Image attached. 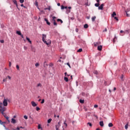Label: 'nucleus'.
I'll use <instances>...</instances> for the list:
<instances>
[{
    "mask_svg": "<svg viewBox=\"0 0 130 130\" xmlns=\"http://www.w3.org/2000/svg\"><path fill=\"white\" fill-rule=\"evenodd\" d=\"M51 120H52V119H49L48 120V123H50L51 122Z\"/></svg>",
    "mask_w": 130,
    "mask_h": 130,
    "instance_id": "nucleus-30",
    "label": "nucleus"
},
{
    "mask_svg": "<svg viewBox=\"0 0 130 130\" xmlns=\"http://www.w3.org/2000/svg\"><path fill=\"white\" fill-rule=\"evenodd\" d=\"M45 39H46V35L43 34V37H42V41H43L44 43H45L47 45H49V44H51V41L49 40L47 42L45 40Z\"/></svg>",
    "mask_w": 130,
    "mask_h": 130,
    "instance_id": "nucleus-1",
    "label": "nucleus"
},
{
    "mask_svg": "<svg viewBox=\"0 0 130 130\" xmlns=\"http://www.w3.org/2000/svg\"><path fill=\"white\" fill-rule=\"evenodd\" d=\"M16 33H17V34H18V35H20V36H21V35H22V33L20 31H17Z\"/></svg>",
    "mask_w": 130,
    "mask_h": 130,
    "instance_id": "nucleus-19",
    "label": "nucleus"
},
{
    "mask_svg": "<svg viewBox=\"0 0 130 130\" xmlns=\"http://www.w3.org/2000/svg\"><path fill=\"white\" fill-rule=\"evenodd\" d=\"M108 126L109 127H112V126H113V124H112V123H109L108 124Z\"/></svg>",
    "mask_w": 130,
    "mask_h": 130,
    "instance_id": "nucleus-16",
    "label": "nucleus"
},
{
    "mask_svg": "<svg viewBox=\"0 0 130 130\" xmlns=\"http://www.w3.org/2000/svg\"><path fill=\"white\" fill-rule=\"evenodd\" d=\"M114 19H115V20H116V21H118V18H117V17H114Z\"/></svg>",
    "mask_w": 130,
    "mask_h": 130,
    "instance_id": "nucleus-55",
    "label": "nucleus"
},
{
    "mask_svg": "<svg viewBox=\"0 0 130 130\" xmlns=\"http://www.w3.org/2000/svg\"><path fill=\"white\" fill-rule=\"evenodd\" d=\"M7 79H8V77H7L6 79H4L3 82H7Z\"/></svg>",
    "mask_w": 130,
    "mask_h": 130,
    "instance_id": "nucleus-53",
    "label": "nucleus"
},
{
    "mask_svg": "<svg viewBox=\"0 0 130 130\" xmlns=\"http://www.w3.org/2000/svg\"><path fill=\"white\" fill-rule=\"evenodd\" d=\"M23 48H24V50H27V48L26 46H24Z\"/></svg>",
    "mask_w": 130,
    "mask_h": 130,
    "instance_id": "nucleus-49",
    "label": "nucleus"
},
{
    "mask_svg": "<svg viewBox=\"0 0 130 130\" xmlns=\"http://www.w3.org/2000/svg\"><path fill=\"white\" fill-rule=\"evenodd\" d=\"M56 130H59V127H60V121L58 122L57 124L55 125Z\"/></svg>",
    "mask_w": 130,
    "mask_h": 130,
    "instance_id": "nucleus-3",
    "label": "nucleus"
},
{
    "mask_svg": "<svg viewBox=\"0 0 130 130\" xmlns=\"http://www.w3.org/2000/svg\"><path fill=\"white\" fill-rule=\"evenodd\" d=\"M82 51H83V49L82 48H80L77 50V52H82Z\"/></svg>",
    "mask_w": 130,
    "mask_h": 130,
    "instance_id": "nucleus-22",
    "label": "nucleus"
},
{
    "mask_svg": "<svg viewBox=\"0 0 130 130\" xmlns=\"http://www.w3.org/2000/svg\"><path fill=\"white\" fill-rule=\"evenodd\" d=\"M7 78H8L9 80H11V77H10V76H8Z\"/></svg>",
    "mask_w": 130,
    "mask_h": 130,
    "instance_id": "nucleus-60",
    "label": "nucleus"
},
{
    "mask_svg": "<svg viewBox=\"0 0 130 130\" xmlns=\"http://www.w3.org/2000/svg\"><path fill=\"white\" fill-rule=\"evenodd\" d=\"M64 75H65V76H66V77H67V76L68 75L67 72H65V73H64Z\"/></svg>",
    "mask_w": 130,
    "mask_h": 130,
    "instance_id": "nucleus-62",
    "label": "nucleus"
},
{
    "mask_svg": "<svg viewBox=\"0 0 130 130\" xmlns=\"http://www.w3.org/2000/svg\"><path fill=\"white\" fill-rule=\"evenodd\" d=\"M88 27H89V26L87 24H84V28L85 29H87V28H88Z\"/></svg>",
    "mask_w": 130,
    "mask_h": 130,
    "instance_id": "nucleus-20",
    "label": "nucleus"
},
{
    "mask_svg": "<svg viewBox=\"0 0 130 130\" xmlns=\"http://www.w3.org/2000/svg\"><path fill=\"white\" fill-rule=\"evenodd\" d=\"M129 11H130V9H127V10L125 11V13H126V16H127V17H130Z\"/></svg>",
    "mask_w": 130,
    "mask_h": 130,
    "instance_id": "nucleus-4",
    "label": "nucleus"
},
{
    "mask_svg": "<svg viewBox=\"0 0 130 130\" xmlns=\"http://www.w3.org/2000/svg\"><path fill=\"white\" fill-rule=\"evenodd\" d=\"M116 40H117V37H116V35H115L114 38L113 39V43H115Z\"/></svg>",
    "mask_w": 130,
    "mask_h": 130,
    "instance_id": "nucleus-9",
    "label": "nucleus"
},
{
    "mask_svg": "<svg viewBox=\"0 0 130 130\" xmlns=\"http://www.w3.org/2000/svg\"><path fill=\"white\" fill-rule=\"evenodd\" d=\"M11 123H16V120L14 118L11 119Z\"/></svg>",
    "mask_w": 130,
    "mask_h": 130,
    "instance_id": "nucleus-14",
    "label": "nucleus"
},
{
    "mask_svg": "<svg viewBox=\"0 0 130 130\" xmlns=\"http://www.w3.org/2000/svg\"><path fill=\"white\" fill-rule=\"evenodd\" d=\"M36 110L37 111H39V110H40V108L37 107H36Z\"/></svg>",
    "mask_w": 130,
    "mask_h": 130,
    "instance_id": "nucleus-33",
    "label": "nucleus"
},
{
    "mask_svg": "<svg viewBox=\"0 0 130 130\" xmlns=\"http://www.w3.org/2000/svg\"><path fill=\"white\" fill-rule=\"evenodd\" d=\"M6 119L8 121V122H10V120L9 119V117H7Z\"/></svg>",
    "mask_w": 130,
    "mask_h": 130,
    "instance_id": "nucleus-48",
    "label": "nucleus"
},
{
    "mask_svg": "<svg viewBox=\"0 0 130 130\" xmlns=\"http://www.w3.org/2000/svg\"><path fill=\"white\" fill-rule=\"evenodd\" d=\"M3 105L4 106H8V101L6 99H4L3 101Z\"/></svg>",
    "mask_w": 130,
    "mask_h": 130,
    "instance_id": "nucleus-5",
    "label": "nucleus"
},
{
    "mask_svg": "<svg viewBox=\"0 0 130 130\" xmlns=\"http://www.w3.org/2000/svg\"><path fill=\"white\" fill-rule=\"evenodd\" d=\"M11 67H12V63L11 61H9V67L11 68Z\"/></svg>",
    "mask_w": 130,
    "mask_h": 130,
    "instance_id": "nucleus-50",
    "label": "nucleus"
},
{
    "mask_svg": "<svg viewBox=\"0 0 130 130\" xmlns=\"http://www.w3.org/2000/svg\"><path fill=\"white\" fill-rule=\"evenodd\" d=\"M52 19L54 20V19H56V17L55 16L52 17Z\"/></svg>",
    "mask_w": 130,
    "mask_h": 130,
    "instance_id": "nucleus-61",
    "label": "nucleus"
},
{
    "mask_svg": "<svg viewBox=\"0 0 130 130\" xmlns=\"http://www.w3.org/2000/svg\"><path fill=\"white\" fill-rule=\"evenodd\" d=\"M47 66H48V64H47V63H46V61H45L44 63V67L45 68V67H47Z\"/></svg>",
    "mask_w": 130,
    "mask_h": 130,
    "instance_id": "nucleus-23",
    "label": "nucleus"
},
{
    "mask_svg": "<svg viewBox=\"0 0 130 130\" xmlns=\"http://www.w3.org/2000/svg\"><path fill=\"white\" fill-rule=\"evenodd\" d=\"M96 130H100V128H97L96 129Z\"/></svg>",
    "mask_w": 130,
    "mask_h": 130,
    "instance_id": "nucleus-64",
    "label": "nucleus"
},
{
    "mask_svg": "<svg viewBox=\"0 0 130 130\" xmlns=\"http://www.w3.org/2000/svg\"><path fill=\"white\" fill-rule=\"evenodd\" d=\"M52 22H53V24L54 26H57V23L55 21V19H52Z\"/></svg>",
    "mask_w": 130,
    "mask_h": 130,
    "instance_id": "nucleus-8",
    "label": "nucleus"
},
{
    "mask_svg": "<svg viewBox=\"0 0 130 130\" xmlns=\"http://www.w3.org/2000/svg\"><path fill=\"white\" fill-rule=\"evenodd\" d=\"M67 66H68V67H69V68L71 69V64H70V63L69 62H68L67 63Z\"/></svg>",
    "mask_w": 130,
    "mask_h": 130,
    "instance_id": "nucleus-39",
    "label": "nucleus"
},
{
    "mask_svg": "<svg viewBox=\"0 0 130 130\" xmlns=\"http://www.w3.org/2000/svg\"><path fill=\"white\" fill-rule=\"evenodd\" d=\"M76 32H79V29L78 28H76Z\"/></svg>",
    "mask_w": 130,
    "mask_h": 130,
    "instance_id": "nucleus-58",
    "label": "nucleus"
},
{
    "mask_svg": "<svg viewBox=\"0 0 130 130\" xmlns=\"http://www.w3.org/2000/svg\"><path fill=\"white\" fill-rule=\"evenodd\" d=\"M38 129H40L42 128V127H41V124L38 125Z\"/></svg>",
    "mask_w": 130,
    "mask_h": 130,
    "instance_id": "nucleus-29",
    "label": "nucleus"
},
{
    "mask_svg": "<svg viewBox=\"0 0 130 130\" xmlns=\"http://www.w3.org/2000/svg\"><path fill=\"white\" fill-rule=\"evenodd\" d=\"M6 119L8 121V122H10V120L9 119V117H7Z\"/></svg>",
    "mask_w": 130,
    "mask_h": 130,
    "instance_id": "nucleus-47",
    "label": "nucleus"
},
{
    "mask_svg": "<svg viewBox=\"0 0 130 130\" xmlns=\"http://www.w3.org/2000/svg\"><path fill=\"white\" fill-rule=\"evenodd\" d=\"M64 81H65V82H69V78H68V77H64Z\"/></svg>",
    "mask_w": 130,
    "mask_h": 130,
    "instance_id": "nucleus-21",
    "label": "nucleus"
},
{
    "mask_svg": "<svg viewBox=\"0 0 130 130\" xmlns=\"http://www.w3.org/2000/svg\"><path fill=\"white\" fill-rule=\"evenodd\" d=\"M41 104H43L44 103V99H43L42 102H41Z\"/></svg>",
    "mask_w": 130,
    "mask_h": 130,
    "instance_id": "nucleus-51",
    "label": "nucleus"
},
{
    "mask_svg": "<svg viewBox=\"0 0 130 130\" xmlns=\"http://www.w3.org/2000/svg\"><path fill=\"white\" fill-rule=\"evenodd\" d=\"M2 105H3V103L0 104V111H6L7 110V109L6 107H2Z\"/></svg>",
    "mask_w": 130,
    "mask_h": 130,
    "instance_id": "nucleus-2",
    "label": "nucleus"
},
{
    "mask_svg": "<svg viewBox=\"0 0 130 130\" xmlns=\"http://www.w3.org/2000/svg\"><path fill=\"white\" fill-rule=\"evenodd\" d=\"M57 22H60L61 24H62V23H63V21H62V20L61 19H58L57 20Z\"/></svg>",
    "mask_w": 130,
    "mask_h": 130,
    "instance_id": "nucleus-17",
    "label": "nucleus"
},
{
    "mask_svg": "<svg viewBox=\"0 0 130 130\" xmlns=\"http://www.w3.org/2000/svg\"><path fill=\"white\" fill-rule=\"evenodd\" d=\"M4 124V122H2V121L0 120V124Z\"/></svg>",
    "mask_w": 130,
    "mask_h": 130,
    "instance_id": "nucleus-56",
    "label": "nucleus"
},
{
    "mask_svg": "<svg viewBox=\"0 0 130 130\" xmlns=\"http://www.w3.org/2000/svg\"><path fill=\"white\" fill-rule=\"evenodd\" d=\"M26 40H27V41L30 43V44H32V41L30 40V39L28 38V37H26Z\"/></svg>",
    "mask_w": 130,
    "mask_h": 130,
    "instance_id": "nucleus-13",
    "label": "nucleus"
},
{
    "mask_svg": "<svg viewBox=\"0 0 130 130\" xmlns=\"http://www.w3.org/2000/svg\"><path fill=\"white\" fill-rule=\"evenodd\" d=\"M96 19V16H93L91 18V20L92 22H94Z\"/></svg>",
    "mask_w": 130,
    "mask_h": 130,
    "instance_id": "nucleus-18",
    "label": "nucleus"
},
{
    "mask_svg": "<svg viewBox=\"0 0 130 130\" xmlns=\"http://www.w3.org/2000/svg\"><path fill=\"white\" fill-rule=\"evenodd\" d=\"M31 104L33 107H36V106H37V104H36L34 101H31Z\"/></svg>",
    "mask_w": 130,
    "mask_h": 130,
    "instance_id": "nucleus-7",
    "label": "nucleus"
},
{
    "mask_svg": "<svg viewBox=\"0 0 130 130\" xmlns=\"http://www.w3.org/2000/svg\"><path fill=\"white\" fill-rule=\"evenodd\" d=\"M98 50L101 51V50H102V46H101V45L98 46Z\"/></svg>",
    "mask_w": 130,
    "mask_h": 130,
    "instance_id": "nucleus-10",
    "label": "nucleus"
},
{
    "mask_svg": "<svg viewBox=\"0 0 130 130\" xmlns=\"http://www.w3.org/2000/svg\"><path fill=\"white\" fill-rule=\"evenodd\" d=\"M87 124H88L89 125V126H92V123H90V122H88L87 123Z\"/></svg>",
    "mask_w": 130,
    "mask_h": 130,
    "instance_id": "nucleus-46",
    "label": "nucleus"
},
{
    "mask_svg": "<svg viewBox=\"0 0 130 130\" xmlns=\"http://www.w3.org/2000/svg\"><path fill=\"white\" fill-rule=\"evenodd\" d=\"M37 87H42V85H41V83H39L37 85Z\"/></svg>",
    "mask_w": 130,
    "mask_h": 130,
    "instance_id": "nucleus-32",
    "label": "nucleus"
},
{
    "mask_svg": "<svg viewBox=\"0 0 130 130\" xmlns=\"http://www.w3.org/2000/svg\"><path fill=\"white\" fill-rule=\"evenodd\" d=\"M51 9V7L50 6H49L48 8H45V10H48L49 11H50Z\"/></svg>",
    "mask_w": 130,
    "mask_h": 130,
    "instance_id": "nucleus-26",
    "label": "nucleus"
},
{
    "mask_svg": "<svg viewBox=\"0 0 130 130\" xmlns=\"http://www.w3.org/2000/svg\"><path fill=\"white\" fill-rule=\"evenodd\" d=\"M103 32H107V28H105V30H103Z\"/></svg>",
    "mask_w": 130,
    "mask_h": 130,
    "instance_id": "nucleus-54",
    "label": "nucleus"
},
{
    "mask_svg": "<svg viewBox=\"0 0 130 130\" xmlns=\"http://www.w3.org/2000/svg\"><path fill=\"white\" fill-rule=\"evenodd\" d=\"M128 127V124H126L125 125V129H127Z\"/></svg>",
    "mask_w": 130,
    "mask_h": 130,
    "instance_id": "nucleus-24",
    "label": "nucleus"
},
{
    "mask_svg": "<svg viewBox=\"0 0 130 130\" xmlns=\"http://www.w3.org/2000/svg\"><path fill=\"white\" fill-rule=\"evenodd\" d=\"M100 125L101 126H104V123H103V121L100 122Z\"/></svg>",
    "mask_w": 130,
    "mask_h": 130,
    "instance_id": "nucleus-15",
    "label": "nucleus"
},
{
    "mask_svg": "<svg viewBox=\"0 0 130 130\" xmlns=\"http://www.w3.org/2000/svg\"><path fill=\"white\" fill-rule=\"evenodd\" d=\"M1 111V113H2V114L3 115H5L6 113H4L5 112V111Z\"/></svg>",
    "mask_w": 130,
    "mask_h": 130,
    "instance_id": "nucleus-36",
    "label": "nucleus"
},
{
    "mask_svg": "<svg viewBox=\"0 0 130 130\" xmlns=\"http://www.w3.org/2000/svg\"><path fill=\"white\" fill-rule=\"evenodd\" d=\"M94 108H97L98 107V105H94Z\"/></svg>",
    "mask_w": 130,
    "mask_h": 130,
    "instance_id": "nucleus-52",
    "label": "nucleus"
},
{
    "mask_svg": "<svg viewBox=\"0 0 130 130\" xmlns=\"http://www.w3.org/2000/svg\"><path fill=\"white\" fill-rule=\"evenodd\" d=\"M95 7H99V6H100V4L99 3H96L95 5H94Z\"/></svg>",
    "mask_w": 130,
    "mask_h": 130,
    "instance_id": "nucleus-27",
    "label": "nucleus"
},
{
    "mask_svg": "<svg viewBox=\"0 0 130 130\" xmlns=\"http://www.w3.org/2000/svg\"><path fill=\"white\" fill-rule=\"evenodd\" d=\"M0 42H1V43H4L5 41L4 40H0Z\"/></svg>",
    "mask_w": 130,
    "mask_h": 130,
    "instance_id": "nucleus-37",
    "label": "nucleus"
},
{
    "mask_svg": "<svg viewBox=\"0 0 130 130\" xmlns=\"http://www.w3.org/2000/svg\"><path fill=\"white\" fill-rule=\"evenodd\" d=\"M35 6H36V7H38V2H37V1H36V3H35Z\"/></svg>",
    "mask_w": 130,
    "mask_h": 130,
    "instance_id": "nucleus-34",
    "label": "nucleus"
},
{
    "mask_svg": "<svg viewBox=\"0 0 130 130\" xmlns=\"http://www.w3.org/2000/svg\"><path fill=\"white\" fill-rule=\"evenodd\" d=\"M45 22H46L47 25H49V26H50V22L48 21V20L47 18L44 19Z\"/></svg>",
    "mask_w": 130,
    "mask_h": 130,
    "instance_id": "nucleus-12",
    "label": "nucleus"
},
{
    "mask_svg": "<svg viewBox=\"0 0 130 130\" xmlns=\"http://www.w3.org/2000/svg\"><path fill=\"white\" fill-rule=\"evenodd\" d=\"M61 10L64 9V6H63V5H61Z\"/></svg>",
    "mask_w": 130,
    "mask_h": 130,
    "instance_id": "nucleus-43",
    "label": "nucleus"
},
{
    "mask_svg": "<svg viewBox=\"0 0 130 130\" xmlns=\"http://www.w3.org/2000/svg\"><path fill=\"white\" fill-rule=\"evenodd\" d=\"M24 0H19V2L21 4H23V3H24Z\"/></svg>",
    "mask_w": 130,
    "mask_h": 130,
    "instance_id": "nucleus-42",
    "label": "nucleus"
},
{
    "mask_svg": "<svg viewBox=\"0 0 130 130\" xmlns=\"http://www.w3.org/2000/svg\"><path fill=\"white\" fill-rule=\"evenodd\" d=\"M24 118L25 119H28V116H26V115H24Z\"/></svg>",
    "mask_w": 130,
    "mask_h": 130,
    "instance_id": "nucleus-38",
    "label": "nucleus"
},
{
    "mask_svg": "<svg viewBox=\"0 0 130 130\" xmlns=\"http://www.w3.org/2000/svg\"><path fill=\"white\" fill-rule=\"evenodd\" d=\"M3 116H4L5 118H7V117H8V116H7V114L6 113L3 115Z\"/></svg>",
    "mask_w": 130,
    "mask_h": 130,
    "instance_id": "nucleus-40",
    "label": "nucleus"
},
{
    "mask_svg": "<svg viewBox=\"0 0 130 130\" xmlns=\"http://www.w3.org/2000/svg\"><path fill=\"white\" fill-rule=\"evenodd\" d=\"M120 33H124V31L123 30H120Z\"/></svg>",
    "mask_w": 130,
    "mask_h": 130,
    "instance_id": "nucleus-59",
    "label": "nucleus"
},
{
    "mask_svg": "<svg viewBox=\"0 0 130 130\" xmlns=\"http://www.w3.org/2000/svg\"><path fill=\"white\" fill-rule=\"evenodd\" d=\"M125 33L128 34V30H126L124 31V34H125Z\"/></svg>",
    "mask_w": 130,
    "mask_h": 130,
    "instance_id": "nucleus-28",
    "label": "nucleus"
},
{
    "mask_svg": "<svg viewBox=\"0 0 130 130\" xmlns=\"http://www.w3.org/2000/svg\"><path fill=\"white\" fill-rule=\"evenodd\" d=\"M16 69L19 70L20 69V67H19V65H16Z\"/></svg>",
    "mask_w": 130,
    "mask_h": 130,
    "instance_id": "nucleus-41",
    "label": "nucleus"
},
{
    "mask_svg": "<svg viewBox=\"0 0 130 130\" xmlns=\"http://www.w3.org/2000/svg\"><path fill=\"white\" fill-rule=\"evenodd\" d=\"M96 3H98V4H100V0H96Z\"/></svg>",
    "mask_w": 130,
    "mask_h": 130,
    "instance_id": "nucleus-57",
    "label": "nucleus"
},
{
    "mask_svg": "<svg viewBox=\"0 0 130 130\" xmlns=\"http://www.w3.org/2000/svg\"><path fill=\"white\" fill-rule=\"evenodd\" d=\"M103 7H104V4H102L99 7V10H103Z\"/></svg>",
    "mask_w": 130,
    "mask_h": 130,
    "instance_id": "nucleus-11",
    "label": "nucleus"
},
{
    "mask_svg": "<svg viewBox=\"0 0 130 130\" xmlns=\"http://www.w3.org/2000/svg\"><path fill=\"white\" fill-rule=\"evenodd\" d=\"M79 102H80V103L83 104V103H84V100H79Z\"/></svg>",
    "mask_w": 130,
    "mask_h": 130,
    "instance_id": "nucleus-31",
    "label": "nucleus"
},
{
    "mask_svg": "<svg viewBox=\"0 0 130 130\" xmlns=\"http://www.w3.org/2000/svg\"><path fill=\"white\" fill-rule=\"evenodd\" d=\"M100 44H101V42H98L93 43V45L95 47L96 46H99V45H100Z\"/></svg>",
    "mask_w": 130,
    "mask_h": 130,
    "instance_id": "nucleus-6",
    "label": "nucleus"
},
{
    "mask_svg": "<svg viewBox=\"0 0 130 130\" xmlns=\"http://www.w3.org/2000/svg\"><path fill=\"white\" fill-rule=\"evenodd\" d=\"M36 67H39V63H36L35 64Z\"/></svg>",
    "mask_w": 130,
    "mask_h": 130,
    "instance_id": "nucleus-44",
    "label": "nucleus"
},
{
    "mask_svg": "<svg viewBox=\"0 0 130 130\" xmlns=\"http://www.w3.org/2000/svg\"><path fill=\"white\" fill-rule=\"evenodd\" d=\"M17 129H18V130H20V127H17Z\"/></svg>",
    "mask_w": 130,
    "mask_h": 130,
    "instance_id": "nucleus-63",
    "label": "nucleus"
},
{
    "mask_svg": "<svg viewBox=\"0 0 130 130\" xmlns=\"http://www.w3.org/2000/svg\"><path fill=\"white\" fill-rule=\"evenodd\" d=\"M116 15V13L115 12H113V14H112V17H114V16Z\"/></svg>",
    "mask_w": 130,
    "mask_h": 130,
    "instance_id": "nucleus-25",
    "label": "nucleus"
},
{
    "mask_svg": "<svg viewBox=\"0 0 130 130\" xmlns=\"http://www.w3.org/2000/svg\"><path fill=\"white\" fill-rule=\"evenodd\" d=\"M63 123L66 125V126H68V124L66 123V121H64Z\"/></svg>",
    "mask_w": 130,
    "mask_h": 130,
    "instance_id": "nucleus-45",
    "label": "nucleus"
},
{
    "mask_svg": "<svg viewBox=\"0 0 130 130\" xmlns=\"http://www.w3.org/2000/svg\"><path fill=\"white\" fill-rule=\"evenodd\" d=\"M13 3H14V5H17V1H16V0H13Z\"/></svg>",
    "mask_w": 130,
    "mask_h": 130,
    "instance_id": "nucleus-35",
    "label": "nucleus"
}]
</instances>
